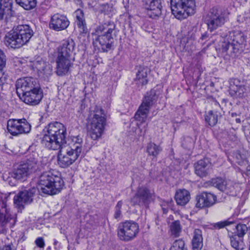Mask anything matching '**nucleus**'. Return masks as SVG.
<instances>
[{"mask_svg": "<svg viewBox=\"0 0 250 250\" xmlns=\"http://www.w3.org/2000/svg\"><path fill=\"white\" fill-rule=\"evenodd\" d=\"M66 135V128L62 124L52 122L43 129L41 143L48 149L58 150L65 143Z\"/></svg>", "mask_w": 250, "mask_h": 250, "instance_id": "f257e3e1", "label": "nucleus"}, {"mask_svg": "<svg viewBox=\"0 0 250 250\" xmlns=\"http://www.w3.org/2000/svg\"><path fill=\"white\" fill-rule=\"evenodd\" d=\"M115 28L113 22L105 23L97 26L95 31L92 33L94 46L104 52L111 50L114 42L112 33Z\"/></svg>", "mask_w": 250, "mask_h": 250, "instance_id": "f03ea898", "label": "nucleus"}, {"mask_svg": "<svg viewBox=\"0 0 250 250\" xmlns=\"http://www.w3.org/2000/svg\"><path fill=\"white\" fill-rule=\"evenodd\" d=\"M33 35V30L28 25H19L6 35L5 44L12 48H19L28 43Z\"/></svg>", "mask_w": 250, "mask_h": 250, "instance_id": "7ed1b4c3", "label": "nucleus"}, {"mask_svg": "<svg viewBox=\"0 0 250 250\" xmlns=\"http://www.w3.org/2000/svg\"><path fill=\"white\" fill-rule=\"evenodd\" d=\"M106 123V115L100 108L91 111L87 118V129L91 138L97 140L103 134Z\"/></svg>", "mask_w": 250, "mask_h": 250, "instance_id": "20e7f679", "label": "nucleus"}, {"mask_svg": "<svg viewBox=\"0 0 250 250\" xmlns=\"http://www.w3.org/2000/svg\"><path fill=\"white\" fill-rule=\"evenodd\" d=\"M38 183L42 192L49 195L58 193L63 186L61 177L51 170L43 172L39 177Z\"/></svg>", "mask_w": 250, "mask_h": 250, "instance_id": "39448f33", "label": "nucleus"}, {"mask_svg": "<svg viewBox=\"0 0 250 250\" xmlns=\"http://www.w3.org/2000/svg\"><path fill=\"white\" fill-rule=\"evenodd\" d=\"M245 37L243 32L239 30L229 32L222 43V51L225 52L236 54L243 51Z\"/></svg>", "mask_w": 250, "mask_h": 250, "instance_id": "423d86ee", "label": "nucleus"}, {"mask_svg": "<svg viewBox=\"0 0 250 250\" xmlns=\"http://www.w3.org/2000/svg\"><path fill=\"white\" fill-rule=\"evenodd\" d=\"M155 101L156 95L154 91H151L150 92L147 93L144 98L142 104L134 116V118L137 121V125L139 128H141L142 125L144 124L143 128L140 129L141 135H144L146 134V128L147 126V124L146 122L147 118L149 108Z\"/></svg>", "mask_w": 250, "mask_h": 250, "instance_id": "0eeeda50", "label": "nucleus"}, {"mask_svg": "<svg viewBox=\"0 0 250 250\" xmlns=\"http://www.w3.org/2000/svg\"><path fill=\"white\" fill-rule=\"evenodd\" d=\"M172 14L179 20L186 19L195 13L194 0H170Z\"/></svg>", "mask_w": 250, "mask_h": 250, "instance_id": "6e6552de", "label": "nucleus"}, {"mask_svg": "<svg viewBox=\"0 0 250 250\" xmlns=\"http://www.w3.org/2000/svg\"><path fill=\"white\" fill-rule=\"evenodd\" d=\"M41 169L37 159H29L10 172L9 176L18 180H24L29 175Z\"/></svg>", "mask_w": 250, "mask_h": 250, "instance_id": "1a4fd4ad", "label": "nucleus"}, {"mask_svg": "<svg viewBox=\"0 0 250 250\" xmlns=\"http://www.w3.org/2000/svg\"><path fill=\"white\" fill-rule=\"evenodd\" d=\"M228 13L225 10L217 7L211 8L206 17V23L210 32L222 26L227 19Z\"/></svg>", "mask_w": 250, "mask_h": 250, "instance_id": "9d476101", "label": "nucleus"}, {"mask_svg": "<svg viewBox=\"0 0 250 250\" xmlns=\"http://www.w3.org/2000/svg\"><path fill=\"white\" fill-rule=\"evenodd\" d=\"M139 231L138 224L133 221L121 223L118 228V236L123 241H129L136 237Z\"/></svg>", "mask_w": 250, "mask_h": 250, "instance_id": "9b49d317", "label": "nucleus"}, {"mask_svg": "<svg viewBox=\"0 0 250 250\" xmlns=\"http://www.w3.org/2000/svg\"><path fill=\"white\" fill-rule=\"evenodd\" d=\"M7 128L13 136L27 134L31 130V125L25 118L10 119L7 121Z\"/></svg>", "mask_w": 250, "mask_h": 250, "instance_id": "f8f14e48", "label": "nucleus"}, {"mask_svg": "<svg viewBox=\"0 0 250 250\" xmlns=\"http://www.w3.org/2000/svg\"><path fill=\"white\" fill-rule=\"evenodd\" d=\"M37 190V188L33 187L28 189L20 191L14 198V202L16 207L20 209H22L25 205L31 204Z\"/></svg>", "mask_w": 250, "mask_h": 250, "instance_id": "ddd939ff", "label": "nucleus"}, {"mask_svg": "<svg viewBox=\"0 0 250 250\" xmlns=\"http://www.w3.org/2000/svg\"><path fill=\"white\" fill-rule=\"evenodd\" d=\"M59 150L58 155V163L60 167L62 168L69 167L79 157H82L63 146Z\"/></svg>", "mask_w": 250, "mask_h": 250, "instance_id": "4468645a", "label": "nucleus"}, {"mask_svg": "<svg viewBox=\"0 0 250 250\" xmlns=\"http://www.w3.org/2000/svg\"><path fill=\"white\" fill-rule=\"evenodd\" d=\"M17 93L19 97L40 86L37 79L32 77H25L18 79L16 82Z\"/></svg>", "mask_w": 250, "mask_h": 250, "instance_id": "2eb2a0df", "label": "nucleus"}, {"mask_svg": "<svg viewBox=\"0 0 250 250\" xmlns=\"http://www.w3.org/2000/svg\"><path fill=\"white\" fill-rule=\"evenodd\" d=\"M153 200V194L146 187L138 188L135 195L131 198L133 205L147 207Z\"/></svg>", "mask_w": 250, "mask_h": 250, "instance_id": "dca6fc26", "label": "nucleus"}, {"mask_svg": "<svg viewBox=\"0 0 250 250\" xmlns=\"http://www.w3.org/2000/svg\"><path fill=\"white\" fill-rule=\"evenodd\" d=\"M20 99L25 104L30 105H36L38 104L43 97V93L40 87L39 86L33 90L19 97Z\"/></svg>", "mask_w": 250, "mask_h": 250, "instance_id": "f3484780", "label": "nucleus"}, {"mask_svg": "<svg viewBox=\"0 0 250 250\" xmlns=\"http://www.w3.org/2000/svg\"><path fill=\"white\" fill-rule=\"evenodd\" d=\"M211 184L227 194L232 196L236 195L235 185L231 181H226L221 178L218 177L211 179Z\"/></svg>", "mask_w": 250, "mask_h": 250, "instance_id": "a211bd4d", "label": "nucleus"}, {"mask_svg": "<svg viewBox=\"0 0 250 250\" xmlns=\"http://www.w3.org/2000/svg\"><path fill=\"white\" fill-rule=\"evenodd\" d=\"M69 24V21L65 15L56 13L52 16L49 25L51 29L60 31L66 29Z\"/></svg>", "mask_w": 250, "mask_h": 250, "instance_id": "6ab92c4d", "label": "nucleus"}, {"mask_svg": "<svg viewBox=\"0 0 250 250\" xmlns=\"http://www.w3.org/2000/svg\"><path fill=\"white\" fill-rule=\"evenodd\" d=\"M75 43L71 39L63 40L58 47L56 56L70 58L74 50Z\"/></svg>", "mask_w": 250, "mask_h": 250, "instance_id": "aec40b11", "label": "nucleus"}, {"mask_svg": "<svg viewBox=\"0 0 250 250\" xmlns=\"http://www.w3.org/2000/svg\"><path fill=\"white\" fill-rule=\"evenodd\" d=\"M30 66L34 71H36L40 76L47 77L51 74L52 67L42 58H38L36 60L31 62Z\"/></svg>", "mask_w": 250, "mask_h": 250, "instance_id": "412c9836", "label": "nucleus"}, {"mask_svg": "<svg viewBox=\"0 0 250 250\" xmlns=\"http://www.w3.org/2000/svg\"><path fill=\"white\" fill-rule=\"evenodd\" d=\"M196 207L200 208H209L216 203L217 197L210 192H203L196 196Z\"/></svg>", "mask_w": 250, "mask_h": 250, "instance_id": "4be33fe9", "label": "nucleus"}, {"mask_svg": "<svg viewBox=\"0 0 250 250\" xmlns=\"http://www.w3.org/2000/svg\"><path fill=\"white\" fill-rule=\"evenodd\" d=\"M68 142L66 144L65 141L63 146L82 157L83 146L82 137L80 135L72 136L70 137Z\"/></svg>", "mask_w": 250, "mask_h": 250, "instance_id": "5701e85b", "label": "nucleus"}, {"mask_svg": "<svg viewBox=\"0 0 250 250\" xmlns=\"http://www.w3.org/2000/svg\"><path fill=\"white\" fill-rule=\"evenodd\" d=\"M56 73L60 76L66 75L73 65L71 58L56 56Z\"/></svg>", "mask_w": 250, "mask_h": 250, "instance_id": "b1692460", "label": "nucleus"}, {"mask_svg": "<svg viewBox=\"0 0 250 250\" xmlns=\"http://www.w3.org/2000/svg\"><path fill=\"white\" fill-rule=\"evenodd\" d=\"M195 174L203 178L208 175L212 172L211 164L208 159L198 161L194 164Z\"/></svg>", "mask_w": 250, "mask_h": 250, "instance_id": "393cba45", "label": "nucleus"}, {"mask_svg": "<svg viewBox=\"0 0 250 250\" xmlns=\"http://www.w3.org/2000/svg\"><path fill=\"white\" fill-rule=\"evenodd\" d=\"M246 91V88L243 82L239 79H234L230 83L229 93L233 98H242Z\"/></svg>", "mask_w": 250, "mask_h": 250, "instance_id": "a878e982", "label": "nucleus"}, {"mask_svg": "<svg viewBox=\"0 0 250 250\" xmlns=\"http://www.w3.org/2000/svg\"><path fill=\"white\" fill-rule=\"evenodd\" d=\"M145 8L150 11L148 15L151 18L158 17L162 13V5L161 0H145Z\"/></svg>", "mask_w": 250, "mask_h": 250, "instance_id": "bb28decb", "label": "nucleus"}, {"mask_svg": "<svg viewBox=\"0 0 250 250\" xmlns=\"http://www.w3.org/2000/svg\"><path fill=\"white\" fill-rule=\"evenodd\" d=\"M13 0H0V21L4 19L7 21L13 14L12 6Z\"/></svg>", "mask_w": 250, "mask_h": 250, "instance_id": "cd10ccee", "label": "nucleus"}, {"mask_svg": "<svg viewBox=\"0 0 250 250\" xmlns=\"http://www.w3.org/2000/svg\"><path fill=\"white\" fill-rule=\"evenodd\" d=\"M149 72V70L147 67L140 66L138 67L134 82L139 87L147 83V75Z\"/></svg>", "mask_w": 250, "mask_h": 250, "instance_id": "c85d7f7f", "label": "nucleus"}, {"mask_svg": "<svg viewBox=\"0 0 250 250\" xmlns=\"http://www.w3.org/2000/svg\"><path fill=\"white\" fill-rule=\"evenodd\" d=\"M190 199L189 192L185 189H178L175 194V200L178 205L184 206L187 204Z\"/></svg>", "mask_w": 250, "mask_h": 250, "instance_id": "c756f323", "label": "nucleus"}, {"mask_svg": "<svg viewBox=\"0 0 250 250\" xmlns=\"http://www.w3.org/2000/svg\"><path fill=\"white\" fill-rule=\"evenodd\" d=\"M74 14L76 18V22L78 27L80 33H86L87 29L83 10L78 9L75 12Z\"/></svg>", "mask_w": 250, "mask_h": 250, "instance_id": "7c9ffc66", "label": "nucleus"}, {"mask_svg": "<svg viewBox=\"0 0 250 250\" xmlns=\"http://www.w3.org/2000/svg\"><path fill=\"white\" fill-rule=\"evenodd\" d=\"M193 250H200L203 247V237L201 230L195 229L193 233L192 240Z\"/></svg>", "mask_w": 250, "mask_h": 250, "instance_id": "2f4dec72", "label": "nucleus"}, {"mask_svg": "<svg viewBox=\"0 0 250 250\" xmlns=\"http://www.w3.org/2000/svg\"><path fill=\"white\" fill-rule=\"evenodd\" d=\"M162 150L163 148L160 145H157L152 142L148 143L146 146L148 156L152 157V159L156 158Z\"/></svg>", "mask_w": 250, "mask_h": 250, "instance_id": "473e14b6", "label": "nucleus"}, {"mask_svg": "<svg viewBox=\"0 0 250 250\" xmlns=\"http://www.w3.org/2000/svg\"><path fill=\"white\" fill-rule=\"evenodd\" d=\"M218 112L213 110L209 111L205 115V121L211 126L215 125L218 121Z\"/></svg>", "mask_w": 250, "mask_h": 250, "instance_id": "72a5a7b5", "label": "nucleus"}, {"mask_svg": "<svg viewBox=\"0 0 250 250\" xmlns=\"http://www.w3.org/2000/svg\"><path fill=\"white\" fill-rule=\"evenodd\" d=\"M230 244L236 250H242L244 249L243 238L238 237L236 235L230 237Z\"/></svg>", "mask_w": 250, "mask_h": 250, "instance_id": "f704fd0d", "label": "nucleus"}, {"mask_svg": "<svg viewBox=\"0 0 250 250\" xmlns=\"http://www.w3.org/2000/svg\"><path fill=\"white\" fill-rule=\"evenodd\" d=\"M15 1L18 5L27 10L33 9L36 5V0H15Z\"/></svg>", "mask_w": 250, "mask_h": 250, "instance_id": "c9c22d12", "label": "nucleus"}, {"mask_svg": "<svg viewBox=\"0 0 250 250\" xmlns=\"http://www.w3.org/2000/svg\"><path fill=\"white\" fill-rule=\"evenodd\" d=\"M171 235L175 237H178L182 230L180 222L178 220L174 221L170 225Z\"/></svg>", "mask_w": 250, "mask_h": 250, "instance_id": "e433bc0d", "label": "nucleus"}, {"mask_svg": "<svg viewBox=\"0 0 250 250\" xmlns=\"http://www.w3.org/2000/svg\"><path fill=\"white\" fill-rule=\"evenodd\" d=\"M236 234L238 237L243 238V236L248 231V228L246 225L244 224H239L235 227Z\"/></svg>", "mask_w": 250, "mask_h": 250, "instance_id": "4c0bfd02", "label": "nucleus"}, {"mask_svg": "<svg viewBox=\"0 0 250 250\" xmlns=\"http://www.w3.org/2000/svg\"><path fill=\"white\" fill-rule=\"evenodd\" d=\"M170 250H187V249L185 247L184 241L182 239H178L173 242Z\"/></svg>", "mask_w": 250, "mask_h": 250, "instance_id": "58836bf2", "label": "nucleus"}, {"mask_svg": "<svg viewBox=\"0 0 250 250\" xmlns=\"http://www.w3.org/2000/svg\"><path fill=\"white\" fill-rule=\"evenodd\" d=\"M123 203L121 201H119L115 208V213H114V218L116 219L119 220L122 216L121 214V208L122 207Z\"/></svg>", "mask_w": 250, "mask_h": 250, "instance_id": "ea45409f", "label": "nucleus"}, {"mask_svg": "<svg viewBox=\"0 0 250 250\" xmlns=\"http://www.w3.org/2000/svg\"><path fill=\"white\" fill-rule=\"evenodd\" d=\"M232 223V222L225 220L217 222L214 224L213 227L218 229H220L224 228L226 226H229Z\"/></svg>", "mask_w": 250, "mask_h": 250, "instance_id": "a19ab883", "label": "nucleus"}, {"mask_svg": "<svg viewBox=\"0 0 250 250\" xmlns=\"http://www.w3.org/2000/svg\"><path fill=\"white\" fill-rule=\"evenodd\" d=\"M235 157L236 158V163L240 166H246L248 164L247 160L243 158L242 155L240 153H236L235 154Z\"/></svg>", "mask_w": 250, "mask_h": 250, "instance_id": "79ce46f5", "label": "nucleus"}, {"mask_svg": "<svg viewBox=\"0 0 250 250\" xmlns=\"http://www.w3.org/2000/svg\"><path fill=\"white\" fill-rule=\"evenodd\" d=\"M110 8L109 4H102L100 5V10L102 13H104L105 14H107L109 9Z\"/></svg>", "mask_w": 250, "mask_h": 250, "instance_id": "37998d69", "label": "nucleus"}, {"mask_svg": "<svg viewBox=\"0 0 250 250\" xmlns=\"http://www.w3.org/2000/svg\"><path fill=\"white\" fill-rule=\"evenodd\" d=\"M36 245L40 248H43L45 245L44 241L42 237H38L35 240Z\"/></svg>", "mask_w": 250, "mask_h": 250, "instance_id": "c03bdc74", "label": "nucleus"}, {"mask_svg": "<svg viewBox=\"0 0 250 250\" xmlns=\"http://www.w3.org/2000/svg\"><path fill=\"white\" fill-rule=\"evenodd\" d=\"M6 77L3 74L0 77V85H2L6 82Z\"/></svg>", "mask_w": 250, "mask_h": 250, "instance_id": "a18cd8bd", "label": "nucleus"}, {"mask_svg": "<svg viewBox=\"0 0 250 250\" xmlns=\"http://www.w3.org/2000/svg\"><path fill=\"white\" fill-rule=\"evenodd\" d=\"M6 62L5 58L0 59V70H1L5 66Z\"/></svg>", "mask_w": 250, "mask_h": 250, "instance_id": "49530a36", "label": "nucleus"}, {"mask_svg": "<svg viewBox=\"0 0 250 250\" xmlns=\"http://www.w3.org/2000/svg\"><path fill=\"white\" fill-rule=\"evenodd\" d=\"M0 250H15L13 249H12L10 245H6V246H3L0 249Z\"/></svg>", "mask_w": 250, "mask_h": 250, "instance_id": "de8ad7c7", "label": "nucleus"}, {"mask_svg": "<svg viewBox=\"0 0 250 250\" xmlns=\"http://www.w3.org/2000/svg\"><path fill=\"white\" fill-rule=\"evenodd\" d=\"M5 58V56L4 55L2 52L0 50V59Z\"/></svg>", "mask_w": 250, "mask_h": 250, "instance_id": "09e8293b", "label": "nucleus"}, {"mask_svg": "<svg viewBox=\"0 0 250 250\" xmlns=\"http://www.w3.org/2000/svg\"><path fill=\"white\" fill-rule=\"evenodd\" d=\"M247 174H250V166H248L246 167Z\"/></svg>", "mask_w": 250, "mask_h": 250, "instance_id": "8fccbe9b", "label": "nucleus"}, {"mask_svg": "<svg viewBox=\"0 0 250 250\" xmlns=\"http://www.w3.org/2000/svg\"><path fill=\"white\" fill-rule=\"evenodd\" d=\"M207 34L206 33H205L204 34L202 35L201 39L203 40H205L207 38Z\"/></svg>", "mask_w": 250, "mask_h": 250, "instance_id": "3c124183", "label": "nucleus"}, {"mask_svg": "<svg viewBox=\"0 0 250 250\" xmlns=\"http://www.w3.org/2000/svg\"><path fill=\"white\" fill-rule=\"evenodd\" d=\"M215 104L216 105H219V103H218V102H215Z\"/></svg>", "mask_w": 250, "mask_h": 250, "instance_id": "603ef678", "label": "nucleus"}]
</instances>
